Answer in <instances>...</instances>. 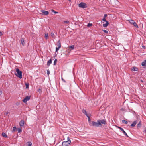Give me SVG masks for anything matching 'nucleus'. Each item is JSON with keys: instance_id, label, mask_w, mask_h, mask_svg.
Wrapping results in <instances>:
<instances>
[{"instance_id": "nucleus-7", "label": "nucleus", "mask_w": 146, "mask_h": 146, "mask_svg": "<svg viewBox=\"0 0 146 146\" xmlns=\"http://www.w3.org/2000/svg\"><path fill=\"white\" fill-rule=\"evenodd\" d=\"M117 128L119 129L127 137H129L128 135H127L126 132L124 131V129L121 127H117Z\"/></svg>"}, {"instance_id": "nucleus-26", "label": "nucleus", "mask_w": 146, "mask_h": 146, "mask_svg": "<svg viewBox=\"0 0 146 146\" xmlns=\"http://www.w3.org/2000/svg\"><path fill=\"white\" fill-rule=\"evenodd\" d=\"M57 61V59H55L54 62V64H53L54 65H55L56 64Z\"/></svg>"}, {"instance_id": "nucleus-10", "label": "nucleus", "mask_w": 146, "mask_h": 146, "mask_svg": "<svg viewBox=\"0 0 146 146\" xmlns=\"http://www.w3.org/2000/svg\"><path fill=\"white\" fill-rule=\"evenodd\" d=\"M131 70L133 71H137L138 70V68L137 67L134 66L132 68Z\"/></svg>"}, {"instance_id": "nucleus-41", "label": "nucleus", "mask_w": 146, "mask_h": 146, "mask_svg": "<svg viewBox=\"0 0 146 146\" xmlns=\"http://www.w3.org/2000/svg\"><path fill=\"white\" fill-rule=\"evenodd\" d=\"M2 94V91L0 90V95H1V94Z\"/></svg>"}, {"instance_id": "nucleus-27", "label": "nucleus", "mask_w": 146, "mask_h": 146, "mask_svg": "<svg viewBox=\"0 0 146 146\" xmlns=\"http://www.w3.org/2000/svg\"><path fill=\"white\" fill-rule=\"evenodd\" d=\"M17 130L19 133H20L22 132V130L21 128H18Z\"/></svg>"}, {"instance_id": "nucleus-9", "label": "nucleus", "mask_w": 146, "mask_h": 146, "mask_svg": "<svg viewBox=\"0 0 146 146\" xmlns=\"http://www.w3.org/2000/svg\"><path fill=\"white\" fill-rule=\"evenodd\" d=\"M41 12L43 13V14L44 15H47L49 14V12L48 11L43 10H41Z\"/></svg>"}, {"instance_id": "nucleus-19", "label": "nucleus", "mask_w": 146, "mask_h": 146, "mask_svg": "<svg viewBox=\"0 0 146 146\" xmlns=\"http://www.w3.org/2000/svg\"><path fill=\"white\" fill-rule=\"evenodd\" d=\"M74 45H72L71 46H68L69 48L68 49L69 50L70 49H71L72 50H73L74 49Z\"/></svg>"}, {"instance_id": "nucleus-30", "label": "nucleus", "mask_w": 146, "mask_h": 146, "mask_svg": "<svg viewBox=\"0 0 146 146\" xmlns=\"http://www.w3.org/2000/svg\"><path fill=\"white\" fill-rule=\"evenodd\" d=\"M92 26V23H88L87 26L88 27H90V26Z\"/></svg>"}, {"instance_id": "nucleus-24", "label": "nucleus", "mask_w": 146, "mask_h": 146, "mask_svg": "<svg viewBox=\"0 0 146 146\" xmlns=\"http://www.w3.org/2000/svg\"><path fill=\"white\" fill-rule=\"evenodd\" d=\"M122 122L124 124H127L128 123V122L125 120H123Z\"/></svg>"}, {"instance_id": "nucleus-29", "label": "nucleus", "mask_w": 146, "mask_h": 146, "mask_svg": "<svg viewBox=\"0 0 146 146\" xmlns=\"http://www.w3.org/2000/svg\"><path fill=\"white\" fill-rule=\"evenodd\" d=\"M17 129V128L16 127H13L12 132L15 131Z\"/></svg>"}, {"instance_id": "nucleus-22", "label": "nucleus", "mask_w": 146, "mask_h": 146, "mask_svg": "<svg viewBox=\"0 0 146 146\" xmlns=\"http://www.w3.org/2000/svg\"><path fill=\"white\" fill-rule=\"evenodd\" d=\"M2 136L5 138H7V135L5 133L3 132L2 134Z\"/></svg>"}, {"instance_id": "nucleus-4", "label": "nucleus", "mask_w": 146, "mask_h": 146, "mask_svg": "<svg viewBox=\"0 0 146 146\" xmlns=\"http://www.w3.org/2000/svg\"><path fill=\"white\" fill-rule=\"evenodd\" d=\"M98 121L99 123H100V127L102 126V124L104 125H106L107 124V122L105 119H99L98 120Z\"/></svg>"}, {"instance_id": "nucleus-6", "label": "nucleus", "mask_w": 146, "mask_h": 146, "mask_svg": "<svg viewBox=\"0 0 146 146\" xmlns=\"http://www.w3.org/2000/svg\"><path fill=\"white\" fill-rule=\"evenodd\" d=\"M129 23L132 24L136 28H138V25L136 23L134 22V21L133 20H130L129 21Z\"/></svg>"}, {"instance_id": "nucleus-43", "label": "nucleus", "mask_w": 146, "mask_h": 146, "mask_svg": "<svg viewBox=\"0 0 146 146\" xmlns=\"http://www.w3.org/2000/svg\"><path fill=\"white\" fill-rule=\"evenodd\" d=\"M142 47L143 49H145L146 48V47L145 46H142Z\"/></svg>"}, {"instance_id": "nucleus-21", "label": "nucleus", "mask_w": 146, "mask_h": 146, "mask_svg": "<svg viewBox=\"0 0 146 146\" xmlns=\"http://www.w3.org/2000/svg\"><path fill=\"white\" fill-rule=\"evenodd\" d=\"M87 117H88V121L89 122V125H90V124L91 123V122H92V121H91L89 115L87 116Z\"/></svg>"}, {"instance_id": "nucleus-3", "label": "nucleus", "mask_w": 146, "mask_h": 146, "mask_svg": "<svg viewBox=\"0 0 146 146\" xmlns=\"http://www.w3.org/2000/svg\"><path fill=\"white\" fill-rule=\"evenodd\" d=\"M16 72L17 74L16 73L15 74V75L20 78L21 79L22 78V71H20V70L19 68H17L16 69Z\"/></svg>"}, {"instance_id": "nucleus-38", "label": "nucleus", "mask_w": 146, "mask_h": 146, "mask_svg": "<svg viewBox=\"0 0 146 146\" xmlns=\"http://www.w3.org/2000/svg\"><path fill=\"white\" fill-rule=\"evenodd\" d=\"M38 91L40 93H41L42 92L40 88H39L38 89Z\"/></svg>"}, {"instance_id": "nucleus-39", "label": "nucleus", "mask_w": 146, "mask_h": 146, "mask_svg": "<svg viewBox=\"0 0 146 146\" xmlns=\"http://www.w3.org/2000/svg\"><path fill=\"white\" fill-rule=\"evenodd\" d=\"M61 79H62V80L64 82H66V81L63 79V78H62H62H61Z\"/></svg>"}, {"instance_id": "nucleus-14", "label": "nucleus", "mask_w": 146, "mask_h": 146, "mask_svg": "<svg viewBox=\"0 0 146 146\" xmlns=\"http://www.w3.org/2000/svg\"><path fill=\"white\" fill-rule=\"evenodd\" d=\"M57 47L60 48L61 47V43L60 41V40H59L57 42Z\"/></svg>"}, {"instance_id": "nucleus-34", "label": "nucleus", "mask_w": 146, "mask_h": 146, "mask_svg": "<svg viewBox=\"0 0 146 146\" xmlns=\"http://www.w3.org/2000/svg\"><path fill=\"white\" fill-rule=\"evenodd\" d=\"M103 31L104 32L106 33H108V31L105 30H103Z\"/></svg>"}, {"instance_id": "nucleus-20", "label": "nucleus", "mask_w": 146, "mask_h": 146, "mask_svg": "<svg viewBox=\"0 0 146 146\" xmlns=\"http://www.w3.org/2000/svg\"><path fill=\"white\" fill-rule=\"evenodd\" d=\"M141 125V121H140L137 125V128H140Z\"/></svg>"}, {"instance_id": "nucleus-2", "label": "nucleus", "mask_w": 146, "mask_h": 146, "mask_svg": "<svg viewBox=\"0 0 146 146\" xmlns=\"http://www.w3.org/2000/svg\"><path fill=\"white\" fill-rule=\"evenodd\" d=\"M100 123H99L98 120H97V122H95L94 121H92L90 124V126H93L94 127H100Z\"/></svg>"}, {"instance_id": "nucleus-28", "label": "nucleus", "mask_w": 146, "mask_h": 146, "mask_svg": "<svg viewBox=\"0 0 146 146\" xmlns=\"http://www.w3.org/2000/svg\"><path fill=\"white\" fill-rule=\"evenodd\" d=\"M25 85L26 86V88H29V84L28 83H25Z\"/></svg>"}, {"instance_id": "nucleus-16", "label": "nucleus", "mask_w": 146, "mask_h": 146, "mask_svg": "<svg viewBox=\"0 0 146 146\" xmlns=\"http://www.w3.org/2000/svg\"><path fill=\"white\" fill-rule=\"evenodd\" d=\"M82 113H84L86 116L88 115L87 114V112L85 110H82Z\"/></svg>"}, {"instance_id": "nucleus-13", "label": "nucleus", "mask_w": 146, "mask_h": 146, "mask_svg": "<svg viewBox=\"0 0 146 146\" xmlns=\"http://www.w3.org/2000/svg\"><path fill=\"white\" fill-rule=\"evenodd\" d=\"M141 65L143 66H146V60H144L142 62Z\"/></svg>"}, {"instance_id": "nucleus-37", "label": "nucleus", "mask_w": 146, "mask_h": 146, "mask_svg": "<svg viewBox=\"0 0 146 146\" xmlns=\"http://www.w3.org/2000/svg\"><path fill=\"white\" fill-rule=\"evenodd\" d=\"M102 21H104L105 22H106V21H107L106 19V18H103V19H102Z\"/></svg>"}, {"instance_id": "nucleus-18", "label": "nucleus", "mask_w": 146, "mask_h": 146, "mask_svg": "<svg viewBox=\"0 0 146 146\" xmlns=\"http://www.w3.org/2000/svg\"><path fill=\"white\" fill-rule=\"evenodd\" d=\"M109 23L108 21H106V23L104 24H103V26L104 27H107V26L109 25Z\"/></svg>"}, {"instance_id": "nucleus-5", "label": "nucleus", "mask_w": 146, "mask_h": 146, "mask_svg": "<svg viewBox=\"0 0 146 146\" xmlns=\"http://www.w3.org/2000/svg\"><path fill=\"white\" fill-rule=\"evenodd\" d=\"M78 6L79 7L83 9L86 8L87 7V6L86 3L83 2H81L79 4H78Z\"/></svg>"}, {"instance_id": "nucleus-33", "label": "nucleus", "mask_w": 146, "mask_h": 146, "mask_svg": "<svg viewBox=\"0 0 146 146\" xmlns=\"http://www.w3.org/2000/svg\"><path fill=\"white\" fill-rule=\"evenodd\" d=\"M60 48L56 47V52H57Z\"/></svg>"}, {"instance_id": "nucleus-11", "label": "nucleus", "mask_w": 146, "mask_h": 146, "mask_svg": "<svg viewBox=\"0 0 146 146\" xmlns=\"http://www.w3.org/2000/svg\"><path fill=\"white\" fill-rule=\"evenodd\" d=\"M24 121L23 120H21L20 121L19 124L20 126H23L24 125Z\"/></svg>"}, {"instance_id": "nucleus-31", "label": "nucleus", "mask_w": 146, "mask_h": 146, "mask_svg": "<svg viewBox=\"0 0 146 146\" xmlns=\"http://www.w3.org/2000/svg\"><path fill=\"white\" fill-rule=\"evenodd\" d=\"M51 36L53 38H54V34L53 32H52L51 33Z\"/></svg>"}, {"instance_id": "nucleus-35", "label": "nucleus", "mask_w": 146, "mask_h": 146, "mask_svg": "<svg viewBox=\"0 0 146 146\" xmlns=\"http://www.w3.org/2000/svg\"><path fill=\"white\" fill-rule=\"evenodd\" d=\"M64 23H67V24L69 23V21H64Z\"/></svg>"}, {"instance_id": "nucleus-36", "label": "nucleus", "mask_w": 146, "mask_h": 146, "mask_svg": "<svg viewBox=\"0 0 146 146\" xmlns=\"http://www.w3.org/2000/svg\"><path fill=\"white\" fill-rule=\"evenodd\" d=\"M47 74L48 75H49L50 73V70L49 69H48L47 70Z\"/></svg>"}, {"instance_id": "nucleus-25", "label": "nucleus", "mask_w": 146, "mask_h": 146, "mask_svg": "<svg viewBox=\"0 0 146 146\" xmlns=\"http://www.w3.org/2000/svg\"><path fill=\"white\" fill-rule=\"evenodd\" d=\"M48 33H45V37L46 39H47L48 38Z\"/></svg>"}, {"instance_id": "nucleus-23", "label": "nucleus", "mask_w": 146, "mask_h": 146, "mask_svg": "<svg viewBox=\"0 0 146 146\" xmlns=\"http://www.w3.org/2000/svg\"><path fill=\"white\" fill-rule=\"evenodd\" d=\"M32 145V144L31 142L30 141L28 142L27 143V145L28 146H31Z\"/></svg>"}, {"instance_id": "nucleus-12", "label": "nucleus", "mask_w": 146, "mask_h": 146, "mask_svg": "<svg viewBox=\"0 0 146 146\" xmlns=\"http://www.w3.org/2000/svg\"><path fill=\"white\" fill-rule=\"evenodd\" d=\"M137 122V120H136L135 121H134L133 123L130 126L131 127H134L135 126V125H136V124Z\"/></svg>"}, {"instance_id": "nucleus-42", "label": "nucleus", "mask_w": 146, "mask_h": 146, "mask_svg": "<svg viewBox=\"0 0 146 146\" xmlns=\"http://www.w3.org/2000/svg\"><path fill=\"white\" fill-rule=\"evenodd\" d=\"M3 34H2V33L0 31V36H2V35Z\"/></svg>"}, {"instance_id": "nucleus-8", "label": "nucleus", "mask_w": 146, "mask_h": 146, "mask_svg": "<svg viewBox=\"0 0 146 146\" xmlns=\"http://www.w3.org/2000/svg\"><path fill=\"white\" fill-rule=\"evenodd\" d=\"M30 98L31 96H26L23 100V102L24 103L26 102L30 99Z\"/></svg>"}, {"instance_id": "nucleus-40", "label": "nucleus", "mask_w": 146, "mask_h": 146, "mask_svg": "<svg viewBox=\"0 0 146 146\" xmlns=\"http://www.w3.org/2000/svg\"><path fill=\"white\" fill-rule=\"evenodd\" d=\"M107 16V14H104V18H106Z\"/></svg>"}, {"instance_id": "nucleus-17", "label": "nucleus", "mask_w": 146, "mask_h": 146, "mask_svg": "<svg viewBox=\"0 0 146 146\" xmlns=\"http://www.w3.org/2000/svg\"><path fill=\"white\" fill-rule=\"evenodd\" d=\"M21 42L23 46H24L25 44V42H24V40L23 38H21Z\"/></svg>"}, {"instance_id": "nucleus-44", "label": "nucleus", "mask_w": 146, "mask_h": 146, "mask_svg": "<svg viewBox=\"0 0 146 146\" xmlns=\"http://www.w3.org/2000/svg\"><path fill=\"white\" fill-rule=\"evenodd\" d=\"M8 113H9V112H7L6 113V115H7Z\"/></svg>"}, {"instance_id": "nucleus-46", "label": "nucleus", "mask_w": 146, "mask_h": 146, "mask_svg": "<svg viewBox=\"0 0 146 146\" xmlns=\"http://www.w3.org/2000/svg\"><path fill=\"white\" fill-rule=\"evenodd\" d=\"M69 1H71V0H69Z\"/></svg>"}, {"instance_id": "nucleus-15", "label": "nucleus", "mask_w": 146, "mask_h": 146, "mask_svg": "<svg viewBox=\"0 0 146 146\" xmlns=\"http://www.w3.org/2000/svg\"><path fill=\"white\" fill-rule=\"evenodd\" d=\"M52 63V60L51 59H50L47 62V65L48 66H49L50 65V64H51Z\"/></svg>"}, {"instance_id": "nucleus-45", "label": "nucleus", "mask_w": 146, "mask_h": 146, "mask_svg": "<svg viewBox=\"0 0 146 146\" xmlns=\"http://www.w3.org/2000/svg\"><path fill=\"white\" fill-rule=\"evenodd\" d=\"M141 81L142 82H143V81H142V80H141Z\"/></svg>"}, {"instance_id": "nucleus-1", "label": "nucleus", "mask_w": 146, "mask_h": 146, "mask_svg": "<svg viewBox=\"0 0 146 146\" xmlns=\"http://www.w3.org/2000/svg\"><path fill=\"white\" fill-rule=\"evenodd\" d=\"M71 143V141L69 137L67 138V140L62 142V146H68Z\"/></svg>"}, {"instance_id": "nucleus-32", "label": "nucleus", "mask_w": 146, "mask_h": 146, "mask_svg": "<svg viewBox=\"0 0 146 146\" xmlns=\"http://www.w3.org/2000/svg\"><path fill=\"white\" fill-rule=\"evenodd\" d=\"M51 11L53 12H54L55 14L58 13V12L55 11L54 10L52 9Z\"/></svg>"}]
</instances>
